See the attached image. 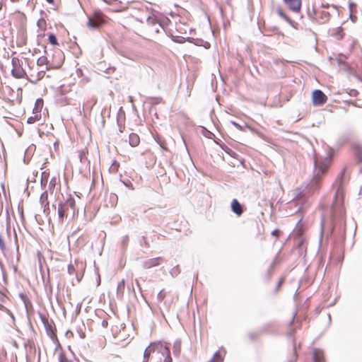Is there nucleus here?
Instances as JSON below:
<instances>
[{
    "label": "nucleus",
    "mask_w": 362,
    "mask_h": 362,
    "mask_svg": "<svg viewBox=\"0 0 362 362\" xmlns=\"http://www.w3.org/2000/svg\"><path fill=\"white\" fill-rule=\"evenodd\" d=\"M125 281L122 279L119 281L117 286V296L119 298H122L124 292Z\"/></svg>",
    "instance_id": "15"
},
{
    "label": "nucleus",
    "mask_w": 362,
    "mask_h": 362,
    "mask_svg": "<svg viewBox=\"0 0 362 362\" xmlns=\"http://www.w3.org/2000/svg\"><path fill=\"white\" fill-rule=\"evenodd\" d=\"M314 165L315 168L313 179L310 183L305 186L303 189L298 192L293 199L292 204L298 206V210H300L305 205L309 197L319 189L321 177L327 169V160L319 161L315 160Z\"/></svg>",
    "instance_id": "1"
},
{
    "label": "nucleus",
    "mask_w": 362,
    "mask_h": 362,
    "mask_svg": "<svg viewBox=\"0 0 362 362\" xmlns=\"http://www.w3.org/2000/svg\"><path fill=\"white\" fill-rule=\"evenodd\" d=\"M103 23L104 20L103 19L101 15L96 13L92 18H89L87 25L89 28L96 29Z\"/></svg>",
    "instance_id": "6"
},
{
    "label": "nucleus",
    "mask_w": 362,
    "mask_h": 362,
    "mask_svg": "<svg viewBox=\"0 0 362 362\" xmlns=\"http://www.w3.org/2000/svg\"><path fill=\"white\" fill-rule=\"evenodd\" d=\"M327 100L326 95L320 90H315L312 94V101L314 105H321Z\"/></svg>",
    "instance_id": "5"
},
{
    "label": "nucleus",
    "mask_w": 362,
    "mask_h": 362,
    "mask_svg": "<svg viewBox=\"0 0 362 362\" xmlns=\"http://www.w3.org/2000/svg\"><path fill=\"white\" fill-rule=\"evenodd\" d=\"M162 342L151 343L144 352V361L148 362L151 353H157V345L161 344Z\"/></svg>",
    "instance_id": "8"
},
{
    "label": "nucleus",
    "mask_w": 362,
    "mask_h": 362,
    "mask_svg": "<svg viewBox=\"0 0 362 362\" xmlns=\"http://www.w3.org/2000/svg\"><path fill=\"white\" fill-rule=\"evenodd\" d=\"M342 199L343 193L339 188L337 192L334 204L332 209V217L333 219L337 218V217H341L344 215V210Z\"/></svg>",
    "instance_id": "3"
},
{
    "label": "nucleus",
    "mask_w": 362,
    "mask_h": 362,
    "mask_svg": "<svg viewBox=\"0 0 362 362\" xmlns=\"http://www.w3.org/2000/svg\"><path fill=\"white\" fill-rule=\"evenodd\" d=\"M314 362H325L324 353L321 349H315L313 351Z\"/></svg>",
    "instance_id": "13"
},
{
    "label": "nucleus",
    "mask_w": 362,
    "mask_h": 362,
    "mask_svg": "<svg viewBox=\"0 0 362 362\" xmlns=\"http://www.w3.org/2000/svg\"><path fill=\"white\" fill-rule=\"evenodd\" d=\"M303 233V225L301 224L300 221H299L297 223V224L293 230V235L298 238H300Z\"/></svg>",
    "instance_id": "18"
},
{
    "label": "nucleus",
    "mask_w": 362,
    "mask_h": 362,
    "mask_svg": "<svg viewBox=\"0 0 362 362\" xmlns=\"http://www.w3.org/2000/svg\"><path fill=\"white\" fill-rule=\"evenodd\" d=\"M48 64H49V62L47 60V58L45 56H42V57H39L37 61V64L40 66H42L44 65L47 66Z\"/></svg>",
    "instance_id": "22"
},
{
    "label": "nucleus",
    "mask_w": 362,
    "mask_h": 362,
    "mask_svg": "<svg viewBox=\"0 0 362 362\" xmlns=\"http://www.w3.org/2000/svg\"><path fill=\"white\" fill-rule=\"evenodd\" d=\"M146 21H147L148 24H149V25H155L157 22V20H156V17L153 15V16H148L146 19Z\"/></svg>",
    "instance_id": "26"
},
{
    "label": "nucleus",
    "mask_w": 362,
    "mask_h": 362,
    "mask_svg": "<svg viewBox=\"0 0 362 362\" xmlns=\"http://www.w3.org/2000/svg\"><path fill=\"white\" fill-rule=\"evenodd\" d=\"M40 115L35 114L34 116H31V117H28L27 122L28 124H33L36 121L40 120Z\"/></svg>",
    "instance_id": "24"
},
{
    "label": "nucleus",
    "mask_w": 362,
    "mask_h": 362,
    "mask_svg": "<svg viewBox=\"0 0 362 362\" xmlns=\"http://www.w3.org/2000/svg\"><path fill=\"white\" fill-rule=\"evenodd\" d=\"M0 248L4 250L5 248V244L4 240L2 239L1 235H0Z\"/></svg>",
    "instance_id": "32"
},
{
    "label": "nucleus",
    "mask_w": 362,
    "mask_h": 362,
    "mask_svg": "<svg viewBox=\"0 0 362 362\" xmlns=\"http://www.w3.org/2000/svg\"><path fill=\"white\" fill-rule=\"evenodd\" d=\"M284 2L294 12H298L300 10L301 0H284Z\"/></svg>",
    "instance_id": "9"
},
{
    "label": "nucleus",
    "mask_w": 362,
    "mask_h": 362,
    "mask_svg": "<svg viewBox=\"0 0 362 362\" xmlns=\"http://www.w3.org/2000/svg\"><path fill=\"white\" fill-rule=\"evenodd\" d=\"M127 240V237H126L125 240H123V243H125Z\"/></svg>",
    "instance_id": "39"
},
{
    "label": "nucleus",
    "mask_w": 362,
    "mask_h": 362,
    "mask_svg": "<svg viewBox=\"0 0 362 362\" xmlns=\"http://www.w3.org/2000/svg\"><path fill=\"white\" fill-rule=\"evenodd\" d=\"M143 362H146V361H143Z\"/></svg>",
    "instance_id": "41"
},
{
    "label": "nucleus",
    "mask_w": 362,
    "mask_h": 362,
    "mask_svg": "<svg viewBox=\"0 0 362 362\" xmlns=\"http://www.w3.org/2000/svg\"><path fill=\"white\" fill-rule=\"evenodd\" d=\"M231 210L238 216H240L243 214V206L236 199H233L231 202Z\"/></svg>",
    "instance_id": "12"
},
{
    "label": "nucleus",
    "mask_w": 362,
    "mask_h": 362,
    "mask_svg": "<svg viewBox=\"0 0 362 362\" xmlns=\"http://www.w3.org/2000/svg\"><path fill=\"white\" fill-rule=\"evenodd\" d=\"M156 349L158 354L165 356L163 362H173L169 347L166 344L161 343V344L157 345Z\"/></svg>",
    "instance_id": "7"
},
{
    "label": "nucleus",
    "mask_w": 362,
    "mask_h": 362,
    "mask_svg": "<svg viewBox=\"0 0 362 362\" xmlns=\"http://www.w3.org/2000/svg\"><path fill=\"white\" fill-rule=\"evenodd\" d=\"M332 35H334L338 40L341 39L344 35L342 28L341 27H338V28L333 29Z\"/></svg>",
    "instance_id": "19"
},
{
    "label": "nucleus",
    "mask_w": 362,
    "mask_h": 362,
    "mask_svg": "<svg viewBox=\"0 0 362 362\" xmlns=\"http://www.w3.org/2000/svg\"><path fill=\"white\" fill-rule=\"evenodd\" d=\"M222 351L225 354V350H223V349L218 350L214 354L212 359L210 360L209 362H223V358L221 356Z\"/></svg>",
    "instance_id": "16"
},
{
    "label": "nucleus",
    "mask_w": 362,
    "mask_h": 362,
    "mask_svg": "<svg viewBox=\"0 0 362 362\" xmlns=\"http://www.w3.org/2000/svg\"><path fill=\"white\" fill-rule=\"evenodd\" d=\"M76 212V203L73 198L69 197L66 202L59 204L57 214L59 221L62 222L69 213L74 216Z\"/></svg>",
    "instance_id": "2"
},
{
    "label": "nucleus",
    "mask_w": 362,
    "mask_h": 362,
    "mask_svg": "<svg viewBox=\"0 0 362 362\" xmlns=\"http://www.w3.org/2000/svg\"><path fill=\"white\" fill-rule=\"evenodd\" d=\"M161 261V257H156L148 259L144 262V267L146 269H150L153 267H156L160 264Z\"/></svg>",
    "instance_id": "11"
},
{
    "label": "nucleus",
    "mask_w": 362,
    "mask_h": 362,
    "mask_svg": "<svg viewBox=\"0 0 362 362\" xmlns=\"http://www.w3.org/2000/svg\"><path fill=\"white\" fill-rule=\"evenodd\" d=\"M13 68L11 74L16 78H23L26 76V73L21 64V61L18 58H13L11 60Z\"/></svg>",
    "instance_id": "4"
},
{
    "label": "nucleus",
    "mask_w": 362,
    "mask_h": 362,
    "mask_svg": "<svg viewBox=\"0 0 362 362\" xmlns=\"http://www.w3.org/2000/svg\"><path fill=\"white\" fill-rule=\"evenodd\" d=\"M40 202L42 208L43 209V212L46 214H48L49 212V206L47 192H45L41 194L40 198Z\"/></svg>",
    "instance_id": "10"
},
{
    "label": "nucleus",
    "mask_w": 362,
    "mask_h": 362,
    "mask_svg": "<svg viewBox=\"0 0 362 362\" xmlns=\"http://www.w3.org/2000/svg\"><path fill=\"white\" fill-rule=\"evenodd\" d=\"M165 292L163 290L160 291L157 296L158 301H162L165 298Z\"/></svg>",
    "instance_id": "30"
},
{
    "label": "nucleus",
    "mask_w": 362,
    "mask_h": 362,
    "mask_svg": "<svg viewBox=\"0 0 362 362\" xmlns=\"http://www.w3.org/2000/svg\"><path fill=\"white\" fill-rule=\"evenodd\" d=\"M48 3H52L54 0H46Z\"/></svg>",
    "instance_id": "37"
},
{
    "label": "nucleus",
    "mask_w": 362,
    "mask_h": 362,
    "mask_svg": "<svg viewBox=\"0 0 362 362\" xmlns=\"http://www.w3.org/2000/svg\"><path fill=\"white\" fill-rule=\"evenodd\" d=\"M180 346H181V343L179 340H177L174 342L173 347V351L174 354L177 355V354H180Z\"/></svg>",
    "instance_id": "21"
},
{
    "label": "nucleus",
    "mask_w": 362,
    "mask_h": 362,
    "mask_svg": "<svg viewBox=\"0 0 362 362\" xmlns=\"http://www.w3.org/2000/svg\"><path fill=\"white\" fill-rule=\"evenodd\" d=\"M48 39H49V42H50L52 45H58V43H57V38H56V37H55V35H53V34H50V35H49Z\"/></svg>",
    "instance_id": "27"
},
{
    "label": "nucleus",
    "mask_w": 362,
    "mask_h": 362,
    "mask_svg": "<svg viewBox=\"0 0 362 362\" xmlns=\"http://www.w3.org/2000/svg\"><path fill=\"white\" fill-rule=\"evenodd\" d=\"M281 284H282V281H280L279 282V285L280 286Z\"/></svg>",
    "instance_id": "40"
},
{
    "label": "nucleus",
    "mask_w": 362,
    "mask_h": 362,
    "mask_svg": "<svg viewBox=\"0 0 362 362\" xmlns=\"http://www.w3.org/2000/svg\"><path fill=\"white\" fill-rule=\"evenodd\" d=\"M75 272H76V267L74 266V264H69L68 265V273L70 275H72V274H75Z\"/></svg>",
    "instance_id": "29"
},
{
    "label": "nucleus",
    "mask_w": 362,
    "mask_h": 362,
    "mask_svg": "<svg viewBox=\"0 0 362 362\" xmlns=\"http://www.w3.org/2000/svg\"><path fill=\"white\" fill-rule=\"evenodd\" d=\"M232 124L235 126L237 129H241V126L236 123L235 122H231Z\"/></svg>",
    "instance_id": "34"
},
{
    "label": "nucleus",
    "mask_w": 362,
    "mask_h": 362,
    "mask_svg": "<svg viewBox=\"0 0 362 362\" xmlns=\"http://www.w3.org/2000/svg\"><path fill=\"white\" fill-rule=\"evenodd\" d=\"M257 334H255V333H250L248 334V337H249L250 339H255L257 337Z\"/></svg>",
    "instance_id": "33"
},
{
    "label": "nucleus",
    "mask_w": 362,
    "mask_h": 362,
    "mask_svg": "<svg viewBox=\"0 0 362 362\" xmlns=\"http://www.w3.org/2000/svg\"><path fill=\"white\" fill-rule=\"evenodd\" d=\"M42 321H43V323H44V325H45V327L47 330V332L49 335H51V334H52L53 332H52V327L51 325L49 324L48 322V320L45 318H42Z\"/></svg>",
    "instance_id": "23"
},
{
    "label": "nucleus",
    "mask_w": 362,
    "mask_h": 362,
    "mask_svg": "<svg viewBox=\"0 0 362 362\" xmlns=\"http://www.w3.org/2000/svg\"><path fill=\"white\" fill-rule=\"evenodd\" d=\"M59 362H71L63 354H60L59 355Z\"/></svg>",
    "instance_id": "31"
},
{
    "label": "nucleus",
    "mask_w": 362,
    "mask_h": 362,
    "mask_svg": "<svg viewBox=\"0 0 362 362\" xmlns=\"http://www.w3.org/2000/svg\"><path fill=\"white\" fill-rule=\"evenodd\" d=\"M49 186L54 187L55 185V178H52L49 182Z\"/></svg>",
    "instance_id": "36"
},
{
    "label": "nucleus",
    "mask_w": 362,
    "mask_h": 362,
    "mask_svg": "<svg viewBox=\"0 0 362 362\" xmlns=\"http://www.w3.org/2000/svg\"><path fill=\"white\" fill-rule=\"evenodd\" d=\"M19 0H11V1L15 3V2H18Z\"/></svg>",
    "instance_id": "38"
},
{
    "label": "nucleus",
    "mask_w": 362,
    "mask_h": 362,
    "mask_svg": "<svg viewBox=\"0 0 362 362\" xmlns=\"http://www.w3.org/2000/svg\"><path fill=\"white\" fill-rule=\"evenodd\" d=\"M45 74V70H41L37 71L36 76H34L33 74H30V76L33 78V80L30 79V81L32 83H36L43 78Z\"/></svg>",
    "instance_id": "17"
},
{
    "label": "nucleus",
    "mask_w": 362,
    "mask_h": 362,
    "mask_svg": "<svg viewBox=\"0 0 362 362\" xmlns=\"http://www.w3.org/2000/svg\"><path fill=\"white\" fill-rule=\"evenodd\" d=\"M129 142L130 146H132V147L137 146L140 142L139 136L134 133L130 134L129 136Z\"/></svg>",
    "instance_id": "14"
},
{
    "label": "nucleus",
    "mask_w": 362,
    "mask_h": 362,
    "mask_svg": "<svg viewBox=\"0 0 362 362\" xmlns=\"http://www.w3.org/2000/svg\"><path fill=\"white\" fill-rule=\"evenodd\" d=\"M329 16V14L328 12L325 11H322L321 12V18L322 20V23H325L327 21H328Z\"/></svg>",
    "instance_id": "28"
},
{
    "label": "nucleus",
    "mask_w": 362,
    "mask_h": 362,
    "mask_svg": "<svg viewBox=\"0 0 362 362\" xmlns=\"http://www.w3.org/2000/svg\"><path fill=\"white\" fill-rule=\"evenodd\" d=\"M279 230L278 229H275L272 232V235L274 236H277Z\"/></svg>",
    "instance_id": "35"
},
{
    "label": "nucleus",
    "mask_w": 362,
    "mask_h": 362,
    "mask_svg": "<svg viewBox=\"0 0 362 362\" xmlns=\"http://www.w3.org/2000/svg\"><path fill=\"white\" fill-rule=\"evenodd\" d=\"M276 13L277 14L281 17L283 19H284L285 21H290V19L287 17V16L284 13V12L281 9V8H278L276 10Z\"/></svg>",
    "instance_id": "25"
},
{
    "label": "nucleus",
    "mask_w": 362,
    "mask_h": 362,
    "mask_svg": "<svg viewBox=\"0 0 362 362\" xmlns=\"http://www.w3.org/2000/svg\"><path fill=\"white\" fill-rule=\"evenodd\" d=\"M37 25L41 31H45L47 28L46 21L43 18H40L37 22Z\"/></svg>",
    "instance_id": "20"
}]
</instances>
